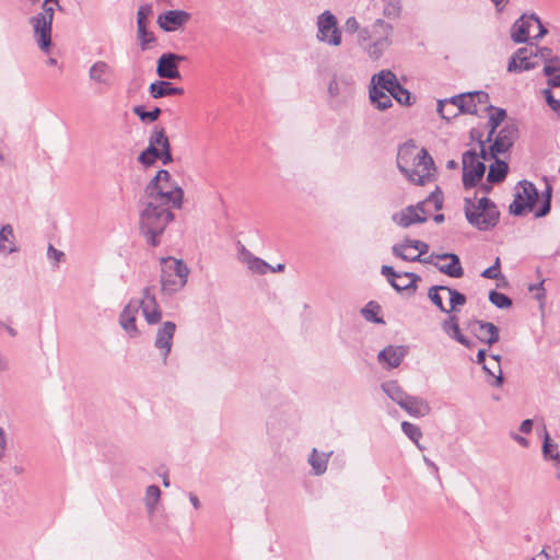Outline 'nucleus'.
<instances>
[{
  "instance_id": "nucleus-1",
  "label": "nucleus",
  "mask_w": 560,
  "mask_h": 560,
  "mask_svg": "<svg viewBox=\"0 0 560 560\" xmlns=\"http://www.w3.org/2000/svg\"><path fill=\"white\" fill-rule=\"evenodd\" d=\"M397 166L409 182L423 185L435 173L433 159L425 149H419L412 143H405L397 153Z\"/></svg>"
},
{
  "instance_id": "nucleus-2",
  "label": "nucleus",
  "mask_w": 560,
  "mask_h": 560,
  "mask_svg": "<svg viewBox=\"0 0 560 560\" xmlns=\"http://www.w3.org/2000/svg\"><path fill=\"white\" fill-rule=\"evenodd\" d=\"M171 206L145 198L143 209L140 212V231L149 244L158 246L159 236L164 232L170 222L174 220Z\"/></svg>"
},
{
  "instance_id": "nucleus-3",
  "label": "nucleus",
  "mask_w": 560,
  "mask_h": 560,
  "mask_svg": "<svg viewBox=\"0 0 560 560\" xmlns=\"http://www.w3.org/2000/svg\"><path fill=\"white\" fill-rule=\"evenodd\" d=\"M145 198L180 209L183 207L184 190L172 179L168 171L160 170L148 184Z\"/></svg>"
},
{
  "instance_id": "nucleus-4",
  "label": "nucleus",
  "mask_w": 560,
  "mask_h": 560,
  "mask_svg": "<svg viewBox=\"0 0 560 560\" xmlns=\"http://www.w3.org/2000/svg\"><path fill=\"white\" fill-rule=\"evenodd\" d=\"M465 215L470 225L479 231H488L493 229L500 218L497 206L487 197L466 198Z\"/></svg>"
},
{
  "instance_id": "nucleus-5",
  "label": "nucleus",
  "mask_w": 560,
  "mask_h": 560,
  "mask_svg": "<svg viewBox=\"0 0 560 560\" xmlns=\"http://www.w3.org/2000/svg\"><path fill=\"white\" fill-rule=\"evenodd\" d=\"M188 267L174 257L161 259V291L165 295L179 292L187 283Z\"/></svg>"
},
{
  "instance_id": "nucleus-6",
  "label": "nucleus",
  "mask_w": 560,
  "mask_h": 560,
  "mask_svg": "<svg viewBox=\"0 0 560 560\" xmlns=\"http://www.w3.org/2000/svg\"><path fill=\"white\" fill-rule=\"evenodd\" d=\"M393 26L392 24L378 19L370 27L363 28L359 33V40H372L368 48L371 59L377 60L392 44Z\"/></svg>"
},
{
  "instance_id": "nucleus-7",
  "label": "nucleus",
  "mask_w": 560,
  "mask_h": 560,
  "mask_svg": "<svg viewBox=\"0 0 560 560\" xmlns=\"http://www.w3.org/2000/svg\"><path fill=\"white\" fill-rule=\"evenodd\" d=\"M58 0H45L42 12L31 19L34 36L39 48L47 51L51 44V23Z\"/></svg>"
},
{
  "instance_id": "nucleus-8",
  "label": "nucleus",
  "mask_w": 560,
  "mask_h": 560,
  "mask_svg": "<svg viewBox=\"0 0 560 560\" xmlns=\"http://www.w3.org/2000/svg\"><path fill=\"white\" fill-rule=\"evenodd\" d=\"M486 160L487 153L482 147L480 153L469 150L463 154V184L466 188L474 187L482 179L486 171Z\"/></svg>"
},
{
  "instance_id": "nucleus-9",
  "label": "nucleus",
  "mask_w": 560,
  "mask_h": 560,
  "mask_svg": "<svg viewBox=\"0 0 560 560\" xmlns=\"http://www.w3.org/2000/svg\"><path fill=\"white\" fill-rule=\"evenodd\" d=\"M538 199V191L534 184L527 180L520 182L515 188L514 200L510 205V212L523 215L533 210Z\"/></svg>"
},
{
  "instance_id": "nucleus-10",
  "label": "nucleus",
  "mask_w": 560,
  "mask_h": 560,
  "mask_svg": "<svg viewBox=\"0 0 560 560\" xmlns=\"http://www.w3.org/2000/svg\"><path fill=\"white\" fill-rule=\"evenodd\" d=\"M317 39L331 46L341 44V32L330 11H325L317 18Z\"/></svg>"
},
{
  "instance_id": "nucleus-11",
  "label": "nucleus",
  "mask_w": 560,
  "mask_h": 560,
  "mask_svg": "<svg viewBox=\"0 0 560 560\" xmlns=\"http://www.w3.org/2000/svg\"><path fill=\"white\" fill-rule=\"evenodd\" d=\"M453 104H458L462 114L478 115L480 106L483 109L492 108L489 105V95L482 91L462 93L452 97Z\"/></svg>"
},
{
  "instance_id": "nucleus-12",
  "label": "nucleus",
  "mask_w": 560,
  "mask_h": 560,
  "mask_svg": "<svg viewBox=\"0 0 560 560\" xmlns=\"http://www.w3.org/2000/svg\"><path fill=\"white\" fill-rule=\"evenodd\" d=\"M353 71L351 69H339L328 84V93L334 98H348L353 94Z\"/></svg>"
},
{
  "instance_id": "nucleus-13",
  "label": "nucleus",
  "mask_w": 560,
  "mask_h": 560,
  "mask_svg": "<svg viewBox=\"0 0 560 560\" xmlns=\"http://www.w3.org/2000/svg\"><path fill=\"white\" fill-rule=\"evenodd\" d=\"M423 262L434 265L439 271L453 278H460L464 275L459 258L455 254H431Z\"/></svg>"
},
{
  "instance_id": "nucleus-14",
  "label": "nucleus",
  "mask_w": 560,
  "mask_h": 560,
  "mask_svg": "<svg viewBox=\"0 0 560 560\" xmlns=\"http://www.w3.org/2000/svg\"><path fill=\"white\" fill-rule=\"evenodd\" d=\"M175 330V323L167 320L159 327L155 335L154 347L161 352L164 364L166 363L167 357L172 350Z\"/></svg>"
},
{
  "instance_id": "nucleus-15",
  "label": "nucleus",
  "mask_w": 560,
  "mask_h": 560,
  "mask_svg": "<svg viewBox=\"0 0 560 560\" xmlns=\"http://www.w3.org/2000/svg\"><path fill=\"white\" fill-rule=\"evenodd\" d=\"M186 60L185 56L167 52L158 60L156 73L163 79H179L178 62Z\"/></svg>"
},
{
  "instance_id": "nucleus-16",
  "label": "nucleus",
  "mask_w": 560,
  "mask_h": 560,
  "mask_svg": "<svg viewBox=\"0 0 560 560\" xmlns=\"http://www.w3.org/2000/svg\"><path fill=\"white\" fill-rule=\"evenodd\" d=\"M191 15L184 10H170L158 16V25L165 32H175L190 20Z\"/></svg>"
},
{
  "instance_id": "nucleus-17",
  "label": "nucleus",
  "mask_w": 560,
  "mask_h": 560,
  "mask_svg": "<svg viewBox=\"0 0 560 560\" xmlns=\"http://www.w3.org/2000/svg\"><path fill=\"white\" fill-rule=\"evenodd\" d=\"M138 303L148 324L153 325L161 320L162 312L150 288L143 289L142 299Z\"/></svg>"
},
{
  "instance_id": "nucleus-18",
  "label": "nucleus",
  "mask_w": 560,
  "mask_h": 560,
  "mask_svg": "<svg viewBox=\"0 0 560 560\" xmlns=\"http://www.w3.org/2000/svg\"><path fill=\"white\" fill-rule=\"evenodd\" d=\"M382 275L387 278L392 287L398 292L415 288V283L420 279L412 272L398 273L390 266H383Z\"/></svg>"
},
{
  "instance_id": "nucleus-19",
  "label": "nucleus",
  "mask_w": 560,
  "mask_h": 560,
  "mask_svg": "<svg viewBox=\"0 0 560 560\" xmlns=\"http://www.w3.org/2000/svg\"><path fill=\"white\" fill-rule=\"evenodd\" d=\"M140 310L138 300H131L122 310L119 316V324L130 338H136L140 331L136 325L137 316Z\"/></svg>"
},
{
  "instance_id": "nucleus-20",
  "label": "nucleus",
  "mask_w": 560,
  "mask_h": 560,
  "mask_svg": "<svg viewBox=\"0 0 560 560\" xmlns=\"http://www.w3.org/2000/svg\"><path fill=\"white\" fill-rule=\"evenodd\" d=\"M517 137V128L513 124L505 125L497 135L493 144L490 147L491 156L505 153L514 143Z\"/></svg>"
},
{
  "instance_id": "nucleus-21",
  "label": "nucleus",
  "mask_w": 560,
  "mask_h": 560,
  "mask_svg": "<svg viewBox=\"0 0 560 560\" xmlns=\"http://www.w3.org/2000/svg\"><path fill=\"white\" fill-rule=\"evenodd\" d=\"M535 22H538V16L535 14L522 15L516 20L511 28V38L514 43H526L529 37V32Z\"/></svg>"
},
{
  "instance_id": "nucleus-22",
  "label": "nucleus",
  "mask_w": 560,
  "mask_h": 560,
  "mask_svg": "<svg viewBox=\"0 0 560 560\" xmlns=\"http://www.w3.org/2000/svg\"><path fill=\"white\" fill-rule=\"evenodd\" d=\"M89 79L96 84L110 86L114 81V70L107 62L98 60L90 67Z\"/></svg>"
},
{
  "instance_id": "nucleus-23",
  "label": "nucleus",
  "mask_w": 560,
  "mask_h": 560,
  "mask_svg": "<svg viewBox=\"0 0 560 560\" xmlns=\"http://www.w3.org/2000/svg\"><path fill=\"white\" fill-rule=\"evenodd\" d=\"M534 55L533 47H523L517 49V51L511 57L508 71L509 72H521L524 70H530L536 67L534 62L530 61V58Z\"/></svg>"
},
{
  "instance_id": "nucleus-24",
  "label": "nucleus",
  "mask_w": 560,
  "mask_h": 560,
  "mask_svg": "<svg viewBox=\"0 0 560 560\" xmlns=\"http://www.w3.org/2000/svg\"><path fill=\"white\" fill-rule=\"evenodd\" d=\"M406 354V347L388 346L378 353L377 359L380 363L386 364L388 369H395L400 365Z\"/></svg>"
},
{
  "instance_id": "nucleus-25",
  "label": "nucleus",
  "mask_w": 560,
  "mask_h": 560,
  "mask_svg": "<svg viewBox=\"0 0 560 560\" xmlns=\"http://www.w3.org/2000/svg\"><path fill=\"white\" fill-rule=\"evenodd\" d=\"M472 331L481 342L488 346L495 343L500 337L499 328L492 323L477 320L472 326Z\"/></svg>"
},
{
  "instance_id": "nucleus-26",
  "label": "nucleus",
  "mask_w": 560,
  "mask_h": 560,
  "mask_svg": "<svg viewBox=\"0 0 560 560\" xmlns=\"http://www.w3.org/2000/svg\"><path fill=\"white\" fill-rule=\"evenodd\" d=\"M149 145L159 148L163 152V164L166 165L173 161L171 144L163 128H155L149 139Z\"/></svg>"
},
{
  "instance_id": "nucleus-27",
  "label": "nucleus",
  "mask_w": 560,
  "mask_h": 560,
  "mask_svg": "<svg viewBox=\"0 0 560 560\" xmlns=\"http://www.w3.org/2000/svg\"><path fill=\"white\" fill-rule=\"evenodd\" d=\"M149 145L159 148L163 152V164L166 165L173 161L171 144L163 128H155L149 139Z\"/></svg>"
},
{
  "instance_id": "nucleus-28",
  "label": "nucleus",
  "mask_w": 560,
  "mask_h": 560,
  "mask_svg": "<svg viewBox=\"0 0 560 560\" xmlns=\"http://www.w3.org/2000/svg\"><path fill=\"white\" fill-rule=\"evenodd\" d=\"M400 408L412 417H424L431 412L430 404L418 396L409 395Z\"/></svg>"
},
{
  "instance_id": "nucleus-29",
  "label": "nucleus",
  "mask_w": 560,
  "mask_h": 560,
  "mask_svg": "<svg viewBox=\"0 0 560 560\" xmlns=\"http://www.w3.org/2000/svg\"><path fill=\"white\" fill-rule=\"evenodd\" d=\"M443 331L452 339L456 340L460 345L470 348L471 341L468 340L459 329L458 317L456 315H450L442 322Z\"/></svg>"
},
{
  "instance_id": "nucleus-30",
  "label": "nucleus",
  "mask_w": 560,
  "mask_h": 560,
  "mask_svg": "<svg viewBox=\"0 0 560 560\" xmlns=\"http://www.w3.org/2000/svg\"><path fill=\"white\" fill-rule=\"evenodd\" d=\"M240 259L243 264L247 266L249 270L258 275H265L270 269L269 264L253 255L244 246H242V248L240 249Z\"/></svg>"
},
{
  "instance_id": "nucleus-31",
  "label": "nucleus",
  "mask_w": 560,
  "mask_h": 560,
  "mask_svg": "<svg viewBox=\"0 0 560 560\" xmlns=\"http://www.w3.org/2000/svg\"><path fill=\"white\" fill-rule=\"evenodd\" d=\"M442 203H443V198L441 196V192L439 190H436V191L431 192L427 199L418 202L416 206H412V207H413V209H417L416 213L419 217H421L420 214L423 215L424 222H425L428 215L432 211L431 206L434 210H440L442 208Z\"/></svg>"
},
{
  "instance_id": "nucleus-32",
  "label": "nucleus",
  "mask_w": 560,
  "mask_h": 560,
  "mask_svg": "<svg viewBox=\"0 0 560 560\" xmlns=\"http://www.w3.org/2000/svg\"><path fill=\"white\" fill-rule=\"evenodd\" d=\"M417 209H413L412 206H409L407 208H405L404 210L397 212V213H394L392 219L393 221L401 226V228H409L410 225L415 224V223H422L424 222V218L422 214H420L421 217H419L417 213H416Z\"/></svg>"
},
{
  "instance_id": "nucleus-33",
  "label": "nucleus",
  "mask_w": 560,
  "mask_h": 560,
  "mask_svg": "<svg viewBox=\"0 0 560 560\" xmlns=\"http://www.w3.org/2000/svg\"><path fill=\"white\" fill-rule=\"evenodd\" d=\"M149 91L153 98L184 94L183 88L173 86L172 83L167 81H155L151 83Z\"/></svg>"
},
{
  "instance_id": "nucleus-34",
  "label": "nucleus",
  "mask_w": 560,
  "mask_h": 560,
  "mask_svg": "<svg viewBox=\"0 0 560 560\" xmlns=\"http://www.w3.org/2000/svg\"><path fill=\"white\" fill-rule=\"evenodd\" d=\"M398 83L396 75L390 70H382L377 74H374L371 80V86L377 85L378 89L389 94Z\"/></svg>"
},
{
  "instance_id": "nucleus-35",
  "label": "nucleus",
  "mask_w": 560,
  "mask_h": 560,
  "mask_svg": "<svg viewBox=\"0 0 560 560\" xmlns=\"http://www.w3.org/2000/svg\"><path fill=\"white\" fill-rule=\"evenodd\" d=\"M18 250L13 228L5 224L0 230V254L8 256Z\"/></svg>"
},
{
  "instance_id": "nucleus-36",
  "label": "nucleus",
  "mask_w": 560,
  "mask_h": 560,
  "mask_svg": "<svg viewBox=\"0 0 560 560\" xmlns=\"http://www.w3.org/2000/svg\"><path fill=\"white\" fill-rule=\"evenodd\" d=\"M331 454L332 452H318L316 448H313L308 457V463L315 475L320 476L326 471L328 459Z\"/></svg>"
},
{
  "instance_id": "nucleus-37",
  "label": "nucleus",
  "mask_w": 560,
  "mask_h": 560,
  "mask_svg": "<svg viewBox=\"0 0 560 560\" xmlns=\"http://www.w3.org/2000/svg\"><path fill=\"white\" fill-rule=\"evenodd\" d=\"M544 73L548 77V90L558 95L560 92V59L556 58L555 65H545Z\"/></svg>"
},
{
  "instance_id": "nucleus-38",
  "label": "nucleus",
  "mask_w": 560,
  "mask_h": 560,
  "mask_svg": "<svg viewBox=\"0 0 560 560\" xmlns=\"http://www.w3.org/2000/svg\"><path fill=\"white\" fill-rule=\"evenodd\" d=\"M392 252L394 256L406 261H422L420 258V254L413 252L411 244H409V238H406L404 242L399 244H395L392 247Z\"/></svg>"
},
{
  "instance_id": "nucleus-39",
  "label": "nucleus",
  "mask_w": 560,
  "mask_h": 560,
  "mask_svg": "<svg viewBox=\"0 0 560 560\" xmlns=\"http://www.w3.org/2000/svg\"><path fill=\"white\" fill-rule=\"evenodd\" d=\"M383 392L399 407L408 398V394L401 388L396 381H388L382 384Z\"/></svg>"
},
{
  "instance_id": "nucleus-40",
  "label": "nucleus",
  "mask_w": 560,
  "mask_h": 560,
  "mask_svg": "<svg viewBox=\"0 0 560 560\" xmlns=\"http://www.w3.org/2000/svg\"><path fill=\"white\" fill-rule=\"evenodd\" d=\"M370 98L381 110L387 109L393 105L392 95L378 89L377 85L370 88Z\"/></svg>"
},
{
  "instance_id": "nucleus-41",
  "label": "nucleus",
  "mask_w": 560,
  "mask_h": 560,
  "mask_svg": "<svg viewBox=\"0 0 560 560\" xmlns=\"http://www.w3.org/2000/svg\"><path fill=\"white\" fill-rule=\"evenodd\" d=\"M506 172L508 164L503 161L495 160V163L490 165L487 180L491 184L502 182L506 176Z\"/></svg>"
},
{
  "instance_id": "nucleus-42",
  "label": "nucleus",
  "mask_w": 560,
  "mask_h": 560,
  "mask_svg": "<svg viewBox=\"0 0 560 560\" xmlns=\"http://www.w3.org/2000/svg\"><path fill=\"white\" fill-rule=\"evenodd\" d=\"M438 112L444 119H451L452 117H456L462 114L458 108V104L452 103V97L450 100L439 101L438 103Z\"/></svg>"
},
{
  "instance_id": "nucleus-43",
  "label": "nucleus",
  "mask_w": 560,
  "mask_h": 560,
  "mask_svg": "<svg viewBox=\"0 0 560 560\" xmlns=\"http://www.w3.org/2000/svg\"><path fill=\"white\" fill-rule=\"evenodd\" d=\"M161 498V491L158 486L151 485L145 490L144 504L150 514L155 511L156 504Z\"/></svg>"
},
{
  "instance_id": "nucleus-44",
  "label": "nucleus",
  "mask_w": 560,
  "mask_h": 560,
  "mask_svg": "<svg viewBox=\"0 0 560 560\" xmlns=\"http://www.w3.org/2000/svg\"><path fill=\"white\" fill-rule=\"evenodd\" d=\"M402 432L416 444V446L422 451L424 447L420 444L419 440L422 438L420 428L408 421L401 422Z\"/></svg>"
},
{
  "instance_id": "nucleus-45",
  "label": "nucleus",
  "mask_w": 560,
  "mask_h": 560,
  "mask_svg": "<svg viewBox=\"0 0 560 560\" xmlns=\"http://www.w3.org/2000/svg\"><path fill=\"white\" fill-rule=\"evenodd\" d=\"M483 371L489 375L494 377V382L492 383L495 387H501L503 384V375L501 370V363L499 361H491L487 364H483Z\"/></svg>"
},
{
  "instance_id": "nucleus-46",
  "label": "nucleus",
  "mask_w": 560,
  "mask_h": 560,
  "mask_svg": "<svg viewBox=\"0 0 560 560\" xmlns=\"http://www.w3.org/2000/svg\"><path fill=\"white\" fill-rule=\"evenodd\" d=\"M158 159L163 161V152L150 145L138 158L139 162L147 166L152 165Z\"/></svg>"
},
{
  "instance_id": "nucleus-47",
  "label": "nucleus",
  "mask_w": 560,
  "mask_h": 560,
  "mask_svg": "<svg viewBox=\"0 0 560 560\" xmlns=\"http://www.w3.org/2000/svg\"><path fill=\"white\" fill-rule=\"evenodd\" d=\"M440 289L444 293H446L448 296V300H450V308H447L448 313L454 311L457 306H463L466 303V296L463 293H460L454 289H451L448 287L440 288Z\"/></svg>"
},
{
  "instance_id": "nucleus-48",
  "label": "nucleus",
  "mask_w": 560,
  "mask_h": 560,
  "mask_svg": "<svg viewBox=\"0 0 560 560\" xmlns=\"http://www.w3.org/2000/svg\"><path fill=\"white\" fill-rule=\"evenodd\" d=\"M439 288H446L445 285H435L429 289L428 296L431 300V302L441 311L444 313H448L447 308L444 306L443 303V296H442V290Z\"/></svg>"
},
{
  "instance_id": "nucleus-49",
  "label": "nucleus",
  "mask_w": 560,
  "mask_h": 560,
  "mask_svg": "<svg viewBox=\"0 0 560 560\" xmlns=\"http://www.w3.org/2000/svg\"><path fill=\"white\" fill-rule=\"evenodd\" d=\"M401 5L399 0H383V14L390 19L400 15Z\"/></svg>"
},
{
  "instance_id": "nucleus-50",
  "label": "nucleus",
  "mask_w": 560,
  "mask_h": 560,
  "mask_svg": "<svg viewBox=\"0 0 560 560\" xmlns=\"http://www.w3.org/2000/svg\"><path fill=\"white\" fill-rule=\"evenodd\" d=\"M133 113L137 115L142 121H155L161 115V109L155 107L153 110L147 112L143 106L138 105L133 107Z\"/></svg>"
},
{
  "instance_id": "nucleus-51",
  "label": "nucleus",
  "mask_w": 560,
  "mask_h": 560,
  "mask_svg": "<svg viewBox=\"0 0 560 560\" xmlns=\"http://www.w3.org/2000/svg\"><path fill=\"white\" fill-rule=\"evenodd\" d=\"M137 27L141 49L145 50L148 48V45L155 40V37L152 32L148 31L147 24H137Z\"/></svg>"
},
{
  "instance_id": "nucleus-52",
  "label": "nucleus",
  "mask_w": 560,
  "mask_h": 560,
  "mask_svg": "<svg viewBox=\"0 0 560 560\" xmlns=\"http://www.w3.org/2000/svg\"><path fill=\"white\" fill-rule=\"evenodd\" d=\"M489 300L498 308H509L512 305V300L508 295L497 291L489 293Z\"/></svg>"
},
{
  "instance_id": "nucleus-53",
  "label": "nucleus",
  "mask_w": 560,
  "mask_h": 560,
  "mask_svg": "<svg viewBox=\"0 0 560 560\" xmlns=\"http://www.w3.org/2000/svg\"><path fill=\"white\" fill-rule=\"evenodd\" d=\"M378 311L380 306L374 302H370L364 308H362V315L368 322L384 323V320L377 316Z\"/></svg>"
},
{
  "instance_id": "nucleus-54",
  "label": "nucleus",
  "mask_w": 560,
  "mask_h": 560,
  "mask_svg": "<svg viewBox=\"0 0 560 560\" xmlns=\"http://www.w3.org/2000/svg\"><path fill=\"white\" fill-rule=\"evenodd\" d=\"M506 116V113L504 109H495L493 114H491L489 118V126L491 127V130L488 136V141L491 140L492 135L494 133L495 129L500 126V124L504 120Z\"/></svg>"
},
{
  "instance_id": "nucleus-55",
  "label": "nucleus",
  "mask_w": 560,
  "mask_h": 560,
  "mask_svg": "<svg viewBox=\"0 0 560 560\" xmlns=\"http://www.w3.org/2000/svg\"><path fill=\"white\" fill-rule=\"evenodd\" d=\"M542 94L545 95L546 102L550 106V108L557 115H560V91L559 94L556 95V93L550 90H544Z\"/></svg>"
},
{
  "instance_id": "nucleus-56",
  "label": "nucleus",
  "mask_w": 560,
  "mask_h": 560,
  "mask_svg": "<svg viewBox=\"0 0 560 560\" xmlns=\"http://www.w3.org/2000/svg\"><path fill=\"white\" fill-rule=\"evenodd\" d=\"M392 97H394L397 102L400 104H409L410 101V93L408 90L402 88L400 83L395 85V88L392 90L390 93Z\"/></svg>"
},
{
  "instance_id": "nucleus-57",
  "label": "nucleus",
  "mask_w": 560,
  "mask_h": 560,
  "mask_svg": "<svg viewBox=\"0 0 560 560\" xmlns=\"http://www.w3.org/2000/svg\"><path fill=\"white\" fill-rule=\"evenodd\" d=\"M533 49H534L533 56L541 58L542 60H545L546 65H555V59L557 57L552 56L551 49H549L547 47H537V46H535Z\"/></svg>"
},
{
  "instance_id": "nucleus-58",
  "label": "nucleus",
  "mask_w": 560,
  "mask_h": 560,
  "mask_svg": "<svg viewBox=\"0 0 560 560\" xmlns=\"http://www.w3.org/2000/svg\"><path fill=\"white\" fill-rule=\"evenodd\" d=\"M152 12L153 10L151 4H142L137 12V24H147Z\"/></svg>"
},
{
  "instance_id": "nucleus-59",
  "label": "nucleus",
  "mask_w": 560,
  "mask_h": 560,
  "mask_svg": "<svg viewBox=\"0 0 560 560\" xmlns=\"http://www.w3.org/2000/svg\"><path fill=\"white\" fill-rule=\"evenodd\" d=\"M500 258L497 257L494 265L482 271L481 276L487 279H497L500 276Z\"/></svg>"
},
{
  "instance_id": "nucleus-60",
  "label": "nucleus",
  "mask_w": 560,
  "mask_h": 560,
  "mask_svg": "<svg viewBox=\"0 0 560 560\" xmlns=\"http://www.w3.org/2000/svg\"><path fill=\"white\" fill-rule=\"evenodd\" d=\"M542 452L546 457H549L551 459V454H555L558 451V445L553 443L548 433H546L544 445H542Z\"/></svg>"
},
{
  "instance_id": "nucleus-61",
  "label": "nucleus",
  "mask_w": 560,
  "mask_h": 560,
  "mask_svg": "<svg viewBox=\"0 0 560 560\" xmlns=\"http://www.w3.org/2000/svg\"><path fill=\"white\" fill-rule=\"evenodd\" d=\"M47 256L49 260L55 262V265H58L65 258V254L61 250L55 248L52 245L48 246Z\"/></svg>"
},
{
  "instance_id": "nucleus-62",
  "label": "nucleus",
  "mask_w": 560,
  "mask_h": 560,
  "mask_svg": "<svg viewBox=\"0 0 560 560\" xmlns=\"http://www.w3.org/2000/svg\"><path fill=\"white\" fill-rule=\"evenodd\" d=\"M409 244H411L413 252H416L417 254H420V257L423 254L428 253V250H429V245L424 242L417 241V240H409Z\"/></svg>"
},
{
  "instance_id": "nucleus-63",
  "label": "nucleus",
  "mask_w": 560,
  "mask_h": 560,
  "mask_svg": "<svg viewBox=\"0 0 560 560\" xmlns=\"http://www.w3.org/2000/svg\"><path fill=\"white\" fill-rule=\"evenodd\" d=\"M345 30L346 32L353 34L359 32L360 33V25L355 18L351 16L349 18L345 23Z\"/></svg>"
},
{
  "instance_id": "nucleus-64",
  "label": "nucleus",
  "mask_w": 560,
  "mask_h": 560,
  "mask_svg": "<svg viewBox=\"0 0 560 560\" xmlns=\"http://www.w3.org/2000/svg\"><path fill=\"white\" fill-rule=\"evenodd\" d=\"M550 547H545L532 560H555V557L549 553Z\"/></svg>"
}]
</instances>
